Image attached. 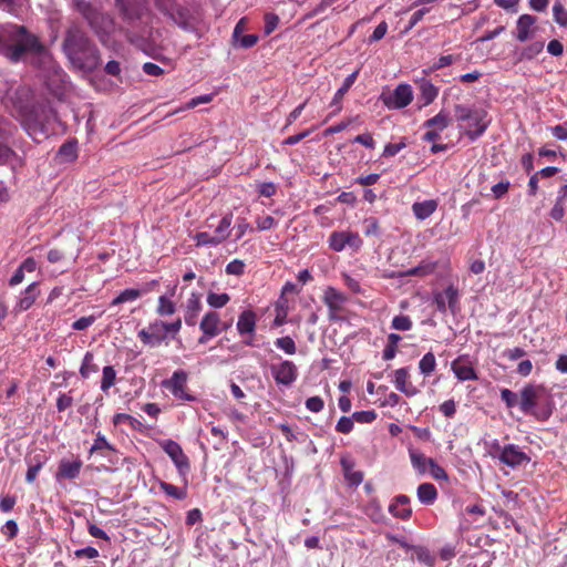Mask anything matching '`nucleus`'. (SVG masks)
Here are the masks:
<instances>
[{
  "instance_id": "14",
  "label": "nucleus",
  "mask_w": 567,
  "mask_h": 567,
  "mask_svg": "<svg viewBox=\"0 0 567 567\" xmlns=\"http://www.w3.org/2000/svg\"><path fill=\"white\" fill-rule=\"evenodd\" d=\"M138 339L145 346H150V347L161 346L167 339L165 330H164V321L155 320V321L151 322L146 328L142 329L138 332Z\"/></svg>"
},
{
  "instance_id": "15",
  "label": "nucleus",
  "mask_w": 567,
  "mask_h": 567,
  "mask_svg": "<svg viewBox=\"0 0 567 567\" xmlns=\"http://www.w3.org/2000/svg\"><path fill=\"white\" fill-rule=\"evenodd\" d=\"M220 318L219 315L215 311H208L203 317L199 329L203 332V336L199 338V342L204 343L207 340L216 337L220 333Z\"/></svg>"
},
{
  "instance_id": "16",
  "label": "nucleus",
  "mask_w": 567,
  "mask_h": 567,
  "mask_svg": "<svg viewBox=\"0 0 567 567\" xmlns=\"http://www.w3.org/2000/svg\"><path fill=\"white\" fill-rule=\"evenodd\" d=\"M499 461L507 466L517 467L524 463L529 462V457L526 453H524L518 446L509 444L502 449L499 456Z\"/></svg>"
},
{
  "instance_id": "22",
  "label": "nucleus",
  "mask_w": 567,
  "mask_h": 567,
  "mask_svg": "<svg viewBox=\"0 0 567 567\" xmlns=\"http://www.w3.org/2000/svg\"><path fill=\"white\" fill-rule=\"evenodd\" d=\"M82 462L78 458L74 461L62 460L59 464L56 478L74 480L80 475Z\"/></svg>"
},
{
  "instance_id": "37",
  "label": "nucleus",
  "mask_w": 567,
  "mask_h": 567,
  "mask_svg": "<svg viewBox=\"0 0 567 567\" xmlns=\"http://www.w3.org/2000/svg\"><path fill=\"white\" fill-rule=\"evenodd\" d=\"M175 311H176V306L171 299H168L166 296H161L158 298V305L156 308V313L158 316H161V317L172 316L175 313Z\"/></svg>"
},
{
  "instance_id": "26",
  "label": "nucleus",
  "mask_w": 567,
  "mask_h": 567,
  "mask_svg": "<svg viewBox=\"0 0 567 567\" xmlns=\"http://www.w3.org/2000/svg\"><path fill=\"white\" fill-rule=\"evenodd\" d=\"M536 23V18L530 14H522L517 20V34L516 39L525 42L532 34V28Z\"/></svg>"
},
{
  "instance_id": "12",
  "label": "nucleus",
  "mask_w": 567,
  "mask_h": 567,
  "mask_svg": "<svg viewBox=\"0 0 567 567\" xmlns=\"http://www.w3.org/2000/svg\"><path fill=\"white\" fill-rule=\"evenodd\" d=\"M271 375L278 385L289 388L298 377V369L291 361H278L270 364Z\"/></svg>"
},
{
  "instance_id": "7",
  "label": "nucleus",
  "mask_w": 567,
  "mask_h": 567,
  "mask_svg": "<svg viewBox=\"0 0 567 567\" xmlns=\"http://www.w3.org/2000/svg\"><path fill=\"white\" fill-rule=\"evenodd\" d=\"M257 315L251 309L241 311L238 316L236 323L237 332L240 337L241 343L245 346L260 348L262 339L256 333Z\"/></svg>"
},
{
  "instance_id": "55",
  "label": "nucleus",
  "mask_w": 567,
  "mask_h": 567,
  "mask_svg": "<svg viewBox=\"0 0 567 567\" xmlns=\"http://www.w3.org/2000/svg\"><path fill=\"white\" fill-rule=\"evenodd\" d=\"M549 216L556 221L563 220V218L565 216V207H564V200H561V198L557 197L555 205L550 209Z\"/></svg>"
},
{
  "instance_id": "52",
  "label": "nucleus",
  "mask_w": 567,
  "mask_h": 567,
  "mask_svg": "<svg viewBox=\"0 0 567 567\" xmlns=\"http://www.w3.org/2000/svg\"><path fill=\"white\" fill-rule=\"evenodd\" d=\"M27 0H0V4L14 16H19Z\"/></svg>"
},
{
  "instance_id": "9",
  "label": "nucleus",
  "mask_w": 567,
  "mask_h": 567,
  "mask_svg": "<svg viewBox=\"0 0 567 567\" xmlns=\"http://www.w3.org/2000/svg\"><path fill=\"white\" fill-rule=\"evenodd\" d=\"M329 248L340 252L347 247L353 251H358L362 247V239L358 233L353 231H332L328 239Z\"/></svg>"
},
{
  "instance_id": "46",
  "label": "nucleus",
  "mask_w": 567,
  "mask_h": 567,
  "mask_svg": "<svg viewBox=\"0 0 567 567\" xmlns=\"http://www.w3.org/2000/svg\"><path fill=\"white\" fill-rule=\"evenodd\" d=\"M406 147L405 138H401L399 143H389L384 146L382 156L383 157H393L398 153H400L403 148Z\"/></svg>"
},
{
  "instance_id": "30",
  "label": "nucleus",
  "mask_w": 567,
  "mask_h": 567,
  "mask_svg": "<svg viewBox=\"0 0 567 567\" xmlns=\"http://www.w3.org/2000/svg\"><path fill=\"white\" fill-rule=\"evenodd\" d=\"M419 501L424 505H432L437 498V491L431 483H422L416 489Z\"/></svg>"
},
{
  "instance_id": "32",
  "label": "nucleus",
  "mask_w": 567,
  "mask_h": 567,
  "mask_svg": "<svg viewBox=\"0 0 567 567\" xmlns=\"http://www.w3.org/2000/svg\"><path fill=\"white\" fill-rule=\"evenodd\" d=\"M450 123L451 118L449 114H446L444 111H441L435 116L426 120L423 125L426 128H433L441 133L450 125Z\"/></svg>"
},
{
  "instance_id": "33",
  "label": "nucleus",
  "mask_w": 567,
  "mask_h": 567,
  "mask_svg": "<svg viewBox=\"0 0 567 567\" xmlns=\"http://www.w3.org/2000/svg\"><path fill=\"white\" fill-rule=\"evenodd\" d=\"M44 463H45V457H44V455H41V454H38L34 457L28 460L29 467H28V471L25 474V481L28 483L31 484L35 481V478H37L40 470L44 465Z\"/></svg>"
},
{
  "instance_id": "29",
  "label": "nucleus",
  "mask_w": 567,
  "mask_h": 567,
  "mask_svg": "<svg viewBox=\"0 0 567 567\" xmlns=\"http://www.w3.org/2000/svg\"><path fill=\"white\" fill-rule=\"evenodd\" d=\"M59 163H71L78 158V144L75 141L63 143L56 154Z\"/></svg>"
},
{
  "instance_id": "45",
  "label": "nucleus",
  "mask_w": 567,
  "mask_h": 567,
  "mask_svg": "<svg viewBox=\"0 0 567 567\" xmlns=\"http://www.w3.org/2000/svg\"><path fill=\"white\" fill-rule=\"evenodd\" d=\"M501 398L508 409H512L516 405L519 406V393L513 392L509 389H503L501 390Z\"/></svg>"
},
{
  "instance_id": "13",
  "label": "nucleus",
  "mask_w": 567,
  "mask_h": 567,
  "mask_svg": "<svg viewBox=\"0 0 567 567\" xmlns=\"http://www.w3.org/2000/svg\"><path fill=\"white\" fill-rule=\"evenodd\" d=\"M187 373L183 370L175 371L169 379L162 382V386L168 390L175 398L194 401L195 398L186 392Z\"/></svg>"
},
{
  "instance_id": "20",
  "label": "nucleus",
  "mask_w": 567,
  "mask_h": 567,
  "mask_svg": "<svg viewBox=\"0 0 567 567\" xmlns=\"http://www.w3.org/2000/svg\"><path fill=\"white\" fill-rule=\"evenodd\" d=\"M389 512L398 518L409 519L412 509L410 507V498L405 495L396 496L389 506Z\"/></svg>"
},
{
  "instance_id": "19",
  "label": "nucleus",
  "mask_w": 567,
  "mask_h": 567,
  "mask_svg": "<svg viewBox=\"0 0 567 567\" xmlns=\"http://www.w3.org/2000/svg\"><path fill=\"white\" fill-rule=\"evenodd\" d=\"M409 372L405 368H401L394 371L393 382L400 392L408 396H413L417 393L416 388L409 380Z\"/></svg>"
},
{
  "instance_id": "3",
  "label": "nucleus",
  "mask_w": 567,
  "mask_h": 567,
  "mask_svg": "<svg viewBox=\"0 0 567 567\" xmlns=\"http://www.w3.org/2000/svg\"><path fill=\"white\" fill-rule=\"evenodd\" d=\"M74 8L87 22L100 42L106 48H112L114 44L111 40V33L114 30L113 19L85 0H75Z\"/></svg>"
},
{
  "instance_id": "35",
  "label": "nucleus",
  "mask_w": 567,
  "mask_h": 567,
  "mask_svg": "<svg viewBox=\"0 0 567 567\" xmlns=\"http://www.w3.org/2000/svg\"><path fill=\"white\" fill-rule=\"evenodd\" d=\"M364 513L375 523H382L385 519L381 504L374 498L365 505Z\"/></svg>"
},
{
  "instance_id": "8",
  "label": "nucleus",
  "mask_w": 567,
  "mask_h": 567,
  "mask_svg": "<svg viewBox=\"0 0 567 567\" xmlns=\"http://www.w3.org/2000/svg\"><path fill=\"white\" fill-rule=\"evenodd\" d=\"M380 99L389 110H400L413 101V91L411 85L402 83L392 92L382 93Z\"/></svg>"
},
{
  "instance_id": "60",
  "label": "nucleus",
  "mask_w": 567,
  "mask_h": 567,
  "mask_svg": "<svg viewBox=\"0 0 567 567\" xmlns=\"http://www.w3.org/2000/svg\"><path fill=\"white\" fill-rule=\"evenodd\" d=\"M102 449H107V450H112L113 451V447L112 445L107 442L106 437L104 435H102L101 433H97L95 440H94V443L90 450L91 453H94L99 450H102Z\"/></svg>"
},
{
  "instance_id": "44",
  "label": "nucleus",
  "mask_w": 567,
  "mask_h": 567,
  "mask_svg": "<svg viewBox=\"0 0 567 567\" xmlns=\"http://www.w3.org/2000/svg\"><path fill=\"white\" fill-rule=\"evenodd\" d=\"M275 344L279 350L284 351L286 354H295L296 352L295 341L292 338L288 336L277 338Z\"/></svg>"
},
{
  "instance_id": "4",
  "label": "nucleus",
  "mask_w": 567,
  "mask_h": 567,
  "mask_svg": "<svg viewBox=\"0 0 567 567\" xmlns=\"http://www.w3.org/2000/svg\"><path fill=\"white\" fill-rule=\"evenodd\" d=\"M547 401L548 394L543 385L527 384L519 392V410L540 420H546L551 413L545 406Z\"/></svg>"
},
{
  "instance_id": "17",
  "label": "nucleus",
  "mask_w": 567,
  "mask_h": 567,
  "mask_svg": "<svg viewBox=\"0 0 567 567\" xmlns=\"http://www.w3.org/2000/svg\"><path fill=\"white\" fill-rule=\"evenodd\" d=\"M202 308L200 293L192 292L185 305L184 320L187 326H196Z\"/></svg>"
},
{
  "instance_id": "1",
  "label": "nucleus",
  "mask_w": 567,
  "mask_h": 567,
  "mask_svg": "<svg viewBox=\"0 0 567 567\" xmlns=\"http://www.w3.org/2000/svg\"><path fill=\"white\" fill-rule=\"evenodd\" d=\"M2 37L6 40L2 54L11 62L17 63L30 58L32 63L41 65L51 60L50 51L38 35L31 33L23 25H7L3 28Z\"/></svg>"
},
{
  "instance_id": "34",
  "label": "nucleus",
  "mask_w": 567,
  "mask_h": 567,
  "mask_svg": "<svg viewBox=\"0 0 567 567\" xmlns=\"http://www.w3.org/2000/svg\"><path fill=\"white\" fill-rule=\"evenodd\" d=\"M435 269H436V262L422 261L419 266L413 267V268L406 270L405 272H400L399 277H404V276L424 277V276H427V275L434 272Z\"/></svg>"
},
{
  "instance_id": "39",
  "label": "nucleus",
  "mask_w": 567,
  "mask_h": 567,
  "mask_svg": "<svg viewBox=\"0 0 567 567\" xmlns=\"http://www.w3.org/2000/svg\"><path fill=\"white\" fill-rule=\"evenodd\" d=\"M543 42H534L522 50L519 60H533L543 51Z\"/></svg>"
},
{
  "instance_id": "64",
  "label": "nucleus",
  "mask_w": 567,
  "mask_h": 567,
  "mask_svg": "<svg viewBox=\"0 0 567 567\" xmlns=\"http://www.w3.org/2000/svg\"><path fill=\"white\" fill-rule=\"evenodd\" d=\"M323 400L320 396H311L306 401V406L311 412H320L323 409Z\"/></svg>"
},
{
  "instance_id": "24",
  "label": "nucleus",
  "mask_w": 567,
  "mask_h": 567,
  "mask_svg": "<svg viewBox=\"0 0 567 567\" xmlns=\"http://www.w3.org/2000/svg\"><path fill=\"white\" fill-rule=\"evenodd\" d=\"M39 292L40 291L37 282L29 285L19 298V301L16 306L17 311L22 312L30 309L38 298Z\"/></svg>"
},
{
  "instance_id": "58",
  "label": "nucleus",
  "mask_w": 567,
  "mask_h": 567,
  "mask_svg": "<svg viewBox=\"0 0 567 567\" xmlns=\"http://www.w3.org/2000/svg\"><path fill=\"white\" fill-rule=\"evenodd\" d=\"M354 419L349 416H342L337 423L336 430L340 433H350L353 429Z\"/></svg>"
},
{
  "instance_id": "23",
  "label": "nucleus",
  "mask_w": 567,
  "mask_h": 567,
  "mask_svg": "<svg viewBox=\"0 0 567 567\" xmlns=\"http://www.w3.org/2000/svg\"><path fill=\"white\" fill-rule=\"evenodd\" d=\"M452 370L455 373L456 378L461 381L477 379V375L472 364L464 361L462 357H458L452 362Z\"/></svg>"
},
{
  "instance_id": "21",
  "label": "nucleus",
  "mask_w": 567,
  "mask_h": 567,
  "mask_svg": "<svg viewBox=\"0 0 567 567\" xmlns=\"http://www.w3.org/2000/svg\"><path fill=\"white\" fill-rule=\"evenodd\" d=\"M233 214L228 213L221 217L212 233L215 243L218 245L223 244L231 233Z\"/></svg>"
},
{
  "instance_id": "56",
  "label": "nucleus",
  "mask_w": 567,
  "mask_h": 567,
  "mask_svg": "<svg viewBox=\"0 0 567 567\" xmlns=\"http://www.w3.org/2000/svg\"><path fill=\"white\" fill-rule=\"evenodd\" d=\"M352 419L360 423H371L377 419V413L373 410L354 412Z\"/></svg>"
},
{
  "instance_id": "10",
  "label": "nucleus",
  "mask_w": 567,
  "mask_h": 567,
  "mask_svg": "<svg viewBox=\"0 0 567 567\" xmlns=\"http://www.w3.org/2000/svg\"><path fill=\"white\" fill-rule=\"evenodd\" d=\"M323 303L328 307L329 320L336 321L342 318L348 297L333 287H327L322 296Z\"/></svg>"
},
{
  "instance_id": "25",
  "label": "nucleus",
  "mask_w": 567,
  "mask_h": 567,
  "mask_svg": "<svg viewBox=\"0 0 567 567\" xmlns=\"http://www.w3.org/2000/svg\"><path fill=\"white\" fill-rule=\"evenodd\" d=\"M0 127L3 132L0 134V165H4L16 157V153L6 143L9 135H11V128L4 125L2 121H0Z\"/></svg>"
},
{
  "instance_id": "48",
  "label": "nucleus",
  "mask_w": 567,
  "mask_h": 567,
  "mask_svg": "<svg viewBox=\"0 0 567 567\" xmlns=\"http://www.w3.org/2000/svg\"><path fill=\"white\" fill-rule=\"evenodd\" d=\"M402 341V337L396 333H391L388 337V343L382 354H395L399 351V343Z\"/></svg>"
},
{
  "instance_id": "43",
  "label": "nucleus",
  "mask_w": 567,
  "mask_h": 567,
  "mask_svg": "<svg viewBox=\"0 0 567 567\" xmlns=\"http://www.w3.org/2000/svg\"><path fill=\"white\" fill-rule=\"evenodd\" d=\"M159 487L165 494L175 499H184L186 497V491L173 484L161 482Z\"/></svg>"
},
{
  "instance_id": "50",
  "label": "nucleus",
  "mask_w": 567,
  "mask_h": 567,
  "mask_svg": "<svg viewBox=\"0 0 567 567\" xmlns=\"http://www.w3.org/2000/svg\"><path fill=\"white\" fill-rule=\"evenodd\" d=\"M554 20L561 27H567V10L561 6V3L557 2L553 7Z\"/></svg>"
},
{
  "instance_id": "61",
  "label": "nucleus",
  "mask_w": 567,
  "mask_h": 567,
  "mask_svg": "<svg viewBox=\"0 0 567 567\" xmlns=\"http://www.w3.org/2000/svg\"><path fill=\"white\" fill-rule=\"evenodd\" d=\"M430 473L434 480H447V474L434 460L430 462Z\"/></svg>"
},
{
  "instance_id": "51",
  "label": "nucleus",
  "mask_w": 567,
  "mask_h": 567,
  "mask_svg": "<svg viewBox=\"0 0 567 567\" xmlns=\"http://www.w3.org/2000/svg\"><path fill=\"white\" fill-rule=\"evenodd\" d=\"M245 262L240 259H234L226 266V274L234 276H241L245 272Z\"/></svg>"
},
{
  "instance_id": "47",
  "label": "nucleus",
  "mask_w": 567,
  "mask_h": 567,
  "mask_svg": "<svg viewBox=\"0 0 567 567\" xmlns=\"http://www.w3.org/2000/svg\"><path fill=\"white\" fill-rule=\"evenodd\" d=\"M391 327L395 330L406 331V330L411 329L412 321H411L410 317H408V316H404V315L395 316L392 319Z\"/></svg>"
},
{
  "instance_id": "54",
  "label": "nucleus",
  "mask_w": 567,
  "mask_h": 567,
  "mask_svg": "<svg viewBox=\"0 0 567 567\" xmlns=\"http://www.w3.org/2000/svg\"><path fill=\"white\" fill-rule=\"evenodd\" d=\"M279 24V17L275 13L265 14V34L269 35L272 33Z\"/></svg>"
},
{
  "instance_id": "53",
  "label": "nucleus",
  "mask_w": 567,
  "mask_h": 567,
  "mask_svg": "<svg viewBox=\"0 0 567 567\" xmlns=\"http://www.w3.org/2000/svg\"><path fill=\"white\" fill-rule=\"evenodd\" d=\"M194 240L196 241V246H217L215 243L212 233L209 231H199L194 236Z\"/></svg>"
},
{
  "instance_id": "11",
  "label": "nucleus",
  "mask_w": 567,
  "mask_h": 567,
  "mask_svg": "<svg viewBox=\"0 0 567 567\" xmlns=\"http://www.w3.org/2000/svg\"><path fill=\"white\" fill-rule=\"evenodd\" d=\"M159 445L164 450V452L171 457L179 475L185 477L190 470V464L188 457L183 452L181 445L173 440L162 441Z\"/></svg>"
},
{
  "instance_id": "41",
  "label": "nucleus",
  "mask_w": 567,
  "mask_h": 567,
  "mask_svg": "<svg viewBox=\"0 0 567 567\" xmlns=\"http://www.w3.org/2000/svg\"><path fill=\"white\" fill-rule=\"evenodd\" d=\"M116 372L111 365H106L103 369V377L101 381V390L107 392V390L114 385Z\"/></svg>"
},
{
  "instance_id": "31",
  "label": "nucleus",
  "mask_w": 567,
  "mask_h": 567,
  "mask_svg": "<svg viewBox=\"0 0 567 567\" xmlns=\"http://www.w3.org/2000/svg\"><path fill=\"white\" fill-rule=\"evenodd\" d=\"M409 454L413 468L421 475L425 474L433 458L426 457L415 450H410Z\"/></svg>"
},
{
  "instance_id": "59",
  "label": "nucleus",
  "mask_w": 567,
  "mask_h": 567,
  "mask_svg": "<svg viewBox=\"0 0 567 567\" xmlns=\"http://www.w3.org/2000/svg\"><path fill=\"white\" fill-rule=\"evenodd\" d=\"M430 12V8L425 7V6H422L421 9L416 10L412 16H411V19H410V22H409V25L406 28V30H411L413 27H415L423 18L426 13Z\"/></svg>"
},
{
  "instance_id": "5",
  "label": "nucleus",
  "mask_w": 567,
  "mask_h": 567,
  "mask_svg": "<svg viewBox=\"0 0 567 567\" xmlns=\"http://www.w3.org/2000/svg\"><path fill=\"white\" fill-rule=\"evenodd\" d=\"M454 116L458 122H466L467 120H475V128L466 130L465 134L471 141H475L482 136L489 125L487 120V112L483 109H472L464 104L454 105Z\"/></svg>"
},
{
  "instance_id": "2",
  "label": "nucleus",
  "mask_w": 567,
  "mask_h": 567,
  "mask_svg": "<svg viewBox=\"0 0 567 567\" xmlns=\"http://www.w3.org/2000/svg\"><path fill=\"white\" fill-rule=\"evenodd\" d=\"M62 50L75 69L93 72L102 63L99 49L76 22L66 28Z\"/></svg>"
},
{
  "instance_id": "6",
  "label": "nucleus",
  "mask_w": 567,
  "mask_h": 567,
  "mask_svg": "<svg viewBox=\"0 0 567 567\" xmlns=\"http://www.w3.org/2000/svg\"><path fill=\"white\" fill-rule=\"evenodd\" d=\"M155 7L174 24L185 31L194 29L193 16L188 8L177 3L176 0H154Z\"/></svg>"
},
{
  "instance_id": "63",
  "label": "nucleus",
  "mask_w": 567,
  "mask_h": 567,
  "mask_svg": "<svg viewBox=\"0 0 567 567\" xmlns=\"http://www.w3.org/2000/svg\"><path fill=\"white\" fill-rule=\"evenodd\" d=\"M509 182L508 181H502L497 184H495L492 187L493 195L496 199L502 198L509 189Z\"/></svg>"
},
{
  "instance_id": "40",
  "label": "nucleus",
  "mask_w": 567,
  "mask_h": 567,
  "mask_svg": "<svg viewBox=\"0 0 567 567\" xmlns=\"http://www.w3.org/2000/svg\"><path fill=\"white\" fill-rule=\"evenodd\" d=\"M230 300V297L228 293H216V292H208L207 295V303L213 308H223L226 306Z\"/></svg>"
},
{
  "instance_id": "27",
  "label": "nucleus",
  "mask_w": 567,
  "mask_h": 567,
  "mask_svg": "<svg viewBox=\"0 0 567 567\" xmlns=\"http://www.w3.org/2000/svg\"><path fill=\"white\" fill-rule=\"evenodd\" d=\"M437 208V202L427 199L424 202H416L412 205V212L419 220L429 218Z\"/></svg>"
},
{
  "instance_id": "36",
  "label": "nucleus",
  "mask_w": 567,
  "mask_h": 567,
  "mask_svg": "<svg viewBox=\"0 0 567 567\" xmlns=\"http://www.w3.org/2000/svg\"><path fill=\"white\" fill-rule=\"evenodd\" d=\"M142 296H143V291H140L138 289H134V288L125 289L111 301L110 306L114 307V306H118L124 302H132V301L137 300Z\"/></svg>"
},
{
  "instance_id": "38",
  "label": "nucleus",
  "mask_w": 567,
  "mask_h": 567,
  "mask_svg": "<svg viewBox=\"0 0 567 567\" xmlns=\"http://www.w3.org/2000/svg\"><path fill=\"white\" fill-rule=\"evenodd\" d=\"M439 90L430 82H424L421 85V99L424 105L431 104L437 96Z\"/></svg>"
},
{
  "instance_id": "57",
  "label": "nucleus",
  "mask_w": 567,
  "mask_h": 567,
  "mask_svg": "<svg viewBox=\"0 0 567 567\" xmlns=\"http://www.w3.org/2000/svg\"><path fill=\"white\" fill-rule=\"evenodd\" d=\"M386 32L388 23L385 21L380 22L379 25L374 29L373 33L369 37V43L380 41L384 38Z\"/></svg>"
},
{
  "instance_id": "18",
  "label": "nucleus",
  "mask_w": 567,
  "mask_h": 567,
  "mask_svg": "<svg viewBox=\"0 0 567 567\" xmlns=\"http://www.w3.org/2000/svg\"><path fill=\"white\" fill-rule=\"evenodd\" d=\"M458 300L457 290L453 286H449L443 292L435 295L434 301L436 305V309L441 312L446 311V307H449L452 311H454Z\"/></svg>"
},
{
  "instance_id": "42",
  "label": "nucleus",
  "mask_w": 567,
  "mask_h": 567,
  "mask_svg": "<svg viewBox=\"0 0 567 567\" xmlns=\"http://www.w3.org/2000/svg\"><path fill=\"white\" fill-rule=\"evenodd\" d=\"M416 558L420 563L426 565V566H433L435 558L431 555L429 549L422 546H416L413 548V558Z\"/></svg>"
},
{
  "instance_id": "49",
  "label": "nucleus",
  "mask_w": 567,
  "mask_h": 567,
  "mask_svg": "<svg viewBox=\"0 0 567 567\" xmlns=\"http://www.w3.org/2000/svg\"><path fill=\"white\" fill-rule=\"evenodd\" d=\"M101 316H102V313L99 316L91 315L87 317H82L72 323V328L78 331L85 330L89 327H91L96 321V319L100 318Z\"/></svg>"
},
{
  "instance_id": "28",
  "label": "nucleus",
  "mask_w": 567,
  "mask_h": 567,
  "mask_svg": "<svg viewBox=\"0 0 567 567\" xmlns=\"http://www.w3.org/2000/svg\"><path fill=\"white\" fill-rule=\"evenodd\" d=\"M359 75V70H355L351 74H349L346 80L343 81L342 86L336 92L332 101L331 106H336V112L341 111V101L343 100L344 94L350 90V87L355 82L357 78Z\"/></svg>"
},
{
  "instance_id": "62",
  "label": "nucleus",
  "mask_w": 567,
  "mask_h": 567,
  "mask_svg": "<svg viewBox=\"0 0 567 567\" xmlns=\"http://www.w3.org/2000/svg\"><path fill=\"white\" fill-rule=\"evenodd\" d=\"M277 187L272 182H265L258 185V193L264 197H272L276 194Z\"/></svg>"
}]
</instances>
